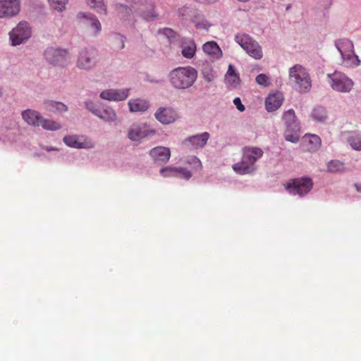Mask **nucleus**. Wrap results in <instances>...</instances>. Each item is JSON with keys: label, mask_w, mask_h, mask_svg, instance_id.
Masks as SVG:
<instances>
[{"label": "nucleus", "mask_w": 361, "mask_h": 361, "mask_svg": "<svg viewBox=\"0 0 361 361\" xmlns=\"http://www.w3.org/2000/svg\"><path fill=\"white\" fill-rule=\"evenodd\" d=\"M128 6L123 4L116 5V11L118 15L122 19H127L133 11L142 16L146 20H152L157 17L154 11L153 5L145 0H126Z\"/></svg>", "instance_id": "f257e3e1"}, {"label": "nucleus", "mask_w": 361, "mask_h": 361, "mask_svg": "<svg viewBox=\"0 0 361 361\" xmlns=\"http://www.w3.org/2000/svg\"><path fill=\"white\" fill-rule=\"evenodd\" d=\"M197 77V71L191 67H178L169 73L171 85L177 90H185L190 87Z\"/></svg>", "instance_id": "f03ea898"}, {"label": "nucleus", "mask_w": 361, "mask_h": 361, "mask_svg": "<svg viewBox=\"0 0 361 361\" xmlns=\"http://www.w3.org/2000/svg\"><path fill=\"white\" fill-rule=\"evenodd\" d=\"M264 152L261 148L257 147H245L243 149L241 161L233 165L235 172L243 175L252 173L255 171V163L262 157Z\"/></svg>", "instance_id": "7ed1b4c3"}, {"label": "nucleus", "mask_w": 361, "mask_h": 361, "mask_svg": "<svg viewBox=\"0 0 361 361\" xmlns=\"http://www.w3.org/2000/svg\"><path fill=\"white\" fill-rule=\"evenodd\" d=\"M289 80L300 92H308L311 89L310 75L301 65L296 64L289 69Z\"/></svg>", "instance_id": "20e7f679"}, {"label": "nucleus", "mask_w": 361, "mask_h": 361, "mask_svg": "<svg viewBox=\"0 0 361 361\" xmlns=\"http://www.w3.org/2000/svg\"><path fill=\"white\" fill-rule=\"evenodd\" d=\"M24 121L29 125L33 126H42L47 130H57L61 126L59 123L52 120L42 118L40 114L36 111L27 109L22 113Z\"/></svg>", "instance_id": "39448f33"}, {"label": "nucleus", "mask_w": 361, "mask_h": 361, "mask_svg": "<svg viewBox=\"0 0 361 361\" xmlns=\"http://www.w3.org/2000/svg\"><path fill=\"white\" fill-rule=\"evenodd\" d=\"M283 121L286 126L284 137L287 141L295 143L299 140L300 126L297 121L295 111L289 109L284 112Z\"/></svg>", "instance_id": "423d86ee"}, {"label": "nucleus", "mask_w": 361, "mask_h": 361, "mask_svg": "<svg viewBox=\"0 0 361 361\" xmlns=\"http://www.w3.org/2000/svg\"><path fill=\"white\" fill-rule=\"evenodd\" d=\"M235 42L251 57L255 59H261L263 57V51L259 43L247 34H238L235 37Z\"/></svg>", "instance_id": "0eeeda50"}, {"label": "nucleus", "mask_w": 361, "mask_h": 361, "mask_svg": "<svg viewBox=\"0 0 361 361\" xmlns=\"http://www.w3.org/2000/svg\"><path fill=\"white\" fill-rule=\"evenodd\" d=\"M328 82L331 87L338 92H349L354 85L353 81L345 74L335 71L331 74H328Z\"/></svg>", "instance_id": "6e6552de"}, {"label": "nucleus", "mask_w": 361, "mask_h": 361, "mask_svg": "<svg viewBox=\"0 0 361 361\" xmlns=\"http://www.w3.org/2000/svg\"><path fill=\"white\" fill-rule=\"evenodd\" d=\"M13 45L22 44L31 36V30L27 23L20 22L9 33Z\"/></svg>", "instance_id": "1a4fd4ad"}, {"label": "nucleus", "mask_w": 361, "mask_h": 361, "mask_svg": "<svg viewBox=\"0 0 361 361\" xmlns=\"http://www.w3.org/2000/svg\"><path fill=\"white\" fill-rule=\"evenodd\" d=\"M312 188V181L310 178H302L293 180L287 185L286 189L290 194L303 196Z\"/></svg>", "instance_id": "9d476101"}, {"label": "nucleus", "mask_w": 361, "mask_h": 361, "mask_svg": "<svg viewBox=\"0 0 361 361\" xmlns=\"http://www.w3.org/2000/svg\"><path fill=\"white\" fill-rule=\"evenodd\" d=\"M155 130L146 123L133 124L128 130V137L133 141H140L147 137H152Z\"/></svg>", "instance_id": "9b49d317"}, {"label": "nucleus", "mask_w": 361, "mask_h": 361, "mask_svg": "<svg viewBox=\"0 0 361 361\" xmlns=\"http://www.w3.org/2000/svg\"><path fill=\"white\" fill-rule=\"evenodd\" d=\"M97 52L94 49H85L80 52L76 66L82 70H90L95 65Z\"/></svg>", "instance_id": "f8f14e48"}, {"label": "nucleus", "mask_w": 361, "mask_h": 361, "mask_svg": "<svg viewBox=\"0 0 361 361\" xmlns=\"http://www.w3.org/2000/svg\"><path fill=\"white\" fill-rule=\"evenodd\" d=\"M68 51L59 48L49 47L44 51L45 59L54 65L63 66L67 62Z\"/></svg>", "instance_id": "ddd939ff"}, {"label": "nucleus", "mask_w": 361, "mask_h": 361, "mask_svg": "<svg viewBox=\"0 0 361 361\" xmlns=\"http://www.w3.org/2000/svg\"><path fill=\"white\" fill-rule=\"evenodd\" d=\"M20 11V0L0 1V18L15 16L19 13Z\"/></svg>", "instance_id": "4468645a"}, {"label": "nucleus", "mask_w": 361, "mask_h": 361, "mask_svg": "<svg viewBox=\"0 0 361 361\" xmlns=\"http://www.w3.org/2000/svg\"><path fill=\"white\" fill-rule=\"evenodd\" d=\"M154 116L157 120L163 124L173 123L178 118L176 111L170 107L159 108L154 114Z\"/></svg>", "instance_id": "2eb2a0df"}, {"label": "nucleus", "mask_w": 361, "mask_h": 361, "mask_svg": "<svg viewBox=\"0 0 361 361\" xmlns=\"http://www.w3.org/2000/svg\"><path fill=\"white\" fill-rule=\"evenodd\" d=\"M86 107L104 121L112 122L116 120V114L111 108L106 107L102 109H95L92 103H86Z\"/></svg>", "instance_id": "dca6fc26"}, {"label": "nucleus", "mask_w": 361, "mask_h": 361, "mask_svg": "<svg viewBox=\"0 0 361 361\" xmlns=\"http://www.w3.org/2000/svg\"><path fill=\"white\" fill-rule=\"evenodd\" d=\"M129 94L128 89L123 90H106L100 93V97L110 101H123Z\"/></svg>", "instance_id": "f3484780"}, {"label": "nucleus", "mask_w": 361, "mask_h": 361, "mask_svg": "<svg viewBox=\"0 0 361 361\" xmlns=\"http://www.w3.org/2000/svg\"><path fill=\"white\" fill-rule=\"evenodd\" d=\"M209 137V133L204 132L200 135L189 137L184 140V144L190 146L193 149L202 148L207 144Z\"/></svg>", "instance_id": "a211bd4d"}, {"label": "nucleus", "mask_w": 361, "mask_h": 361, "mask_svg": "<svg viewBox=\"0 0 361 361\" xmlns=\"http://www.w3.org/2000/svg\"><path fill=\"white\" fill-rule=\"evenodd\" d=\"M161 174L164 177H180L188 180L191 177V173L184 169L166 167L160 170Z\"/></svg>", "instance_id": "6ab92c4d"}, {"label": "nucleus", "mask_w": 361, "mask_h": 361, "mask_svg": "<svg viewBox=\"0 0 361 361\" xmlns=\"http://www.w3.org/2000/svg\"><path fill=\"white\" fill-rule=\"evenodd\" d=\"M150 156L156 162L165 163L169 160L171 153L167 147H157L153 148L149 152Z\"/></svg>", "instance_id": "aec40b11"}, {"label": "nucleus", "mask_w": 361, "mask_h": 361, "mask_svg": "<svg viewBox=\"0 0 361 361\" xmlns=\"http://www.w3.org/2000/svg\"><path fill=\"white\" fill-rule=\"evenodd\" d=\"M283 97L281 93L277 92L269 94L265 101V107L268 111L277 110L282 104Z\"/></svg>", "instance_id": "412c9836"}, {"label": "nucleus", "mask_w": 361, "mask_h": 361, "mask_svg": "<svg viewBox=\"0 0 361 361\" xmlns=\"http://www.w3.org/2000/svg\"><path fill=\"white\" fill-rule=\"evenodd\" d=\"M202 49L206 54L214 59H219L222 56V51L214 41L204 43Z\"/></svg>", "instance_id": "4be33fe9"}, {"label": "nucleus", "mask_w": 361, "mask_h": 361, "mask_svg": "<svg viewBox=\"0 0 361 361\" xmlns=\"http://www.w3.org/2000/svg\"><path fill=\"white\" fill-rule=\"evenodd\" d=\"M240 75L234 68V66L232 64H229L225 75L226 85L231 87H236L240 83Z\"/></svg>", "instance_id": "5701e85b"}, {"label": "nucleus", "mask_w": 361, "mask_h": 361, "mask_svg": "<svg viewBox=\"0 0 361 361\" xmlns=\"http://www.w3.org/2000/svg\"><path fill=\"white\" fill-rule=\"evenodd\" d=\"M196 44L192 39H184L181 42L182 55L187 59H192L196 52Z\"/></svg>", "instance_id": "b1692460"}, {"label": "nucleus", "mask_w": 361, "mask_h": 361, "mask_svg": "<svg viewBox=\"0 0 361 361\" xmlns=\"http://www.w3.org/2000/svg\"><path fill=\"white\" fill-rule=\"evenodd\" d=\"M335 45L341 55L354 51V45L348 39H339L335 41Z\"/></svg>", "instance_id": "393cba45"}, {"label": "nucleus", "mask_w": 361, "mask_h": 361, "mask_svg": "<svg viewBox=\"0 0 361 361\" xmlns=\"http://www.w3.org/2000/svg\"><path fill=\"white\" fill-rule=\"evenodd\" d=\"M128 106L132 112L145 111L149 106L147 100L140 99H130L128 102Z\"/></svg>", "instance_id": "a878e982"}, {"label": "nucleus", "mask_w": 361, "mask_h": 361, "mask_svg": "<svg viewBox=\"0 0 361 361\" xmlns=\"http://www.w3.org/2000/svg\"><path fill=\"white\" fill-rule=\"evenodd\" d=\"M342 63L343 66L352 68L358 66L360 64V60L358 56L355 54V51L351 53H346L341 55Z\"/></svg>", "instance_id": "bb28decb"}, {"label": "nucleus", "mask_w": 361, "mask_h": 361, "mask_svg": "<svg viewBox=\"0 0 361 361\" xmlns=\"http://www.w3.org/2000/svg\"><path fill=\"white\" fill-rule=\"evenodd\" d=\"M77 17L79 19H85L90 25L94 27V34H97L101 30V24L95 16L92 14H85V13H79Z\"/></svg>", "instance_id": "cd10ccee"}, {"label": "nucleus", "mask_w": 361, "mask_h": 361, "mask_svg": "<svg viewBox=\"0 0 361 361\" xmlns=\"http://www.w3.org/2000/svg\"><path fill=\"white\" fill-rule=\"evenodd\" d=\"M63 142L69 147L78 149L91 147L92 145L87 142H81L75 135H67L63 137Z\"/></svg>", "instance_id": "c85d7f7f"}, {"label": "nucleus", "mask_w": 361, "mask_h": 361, "mask_svg": "<svg viewBox=\"0 0 361 361\" xmlns=\"http://www.w3.org/2000/svg\"><path fill=\"white\" fill-rule=\"evenodd\" d=\"M312 117L316 121L323 122L327 118L326 111L322 106H317L312 112Z\"/></svg>", "instance_id": "c756f323"}, {"label": "nucleus", "mask_w": 361, "mask_h": 361, "mask_svg": "<svg viewBox=\"0 0 361 361\" xmlns=\"http://www.w3.org/2000/svg\"><path fill=\"white\" fill-rule=\"evenodd\" d=\"M327 169L331 173H341L345 171L344 163L338 160H332L328 163Z\"/></svg>", "instance_id": "7c9ffc66"}, {"label": "nucleus", "mask_w": 361, "mask_h": 361, "mask_svg": "<svg viewBox=\"0 0 361 361\" xmlns=\"http://www.w3.org/2000/svg\"><path fill=\"white\" fill-rule=\"evenodd\" d=\"M86 1L90 7L96 9L98 13L106 14V8L103 0H86Z\"/></svg>", "instance_id": "2f4dec72"}, {"label": "nucleus", "mask_w": 361, "mask_h": 361, "mask_svg": "<svg viewBox=\"0 0 361 361\" xmlns=\"http://www.w3.org/2000/svg\"><path fill=\"white\" fill-rule=\"evenodd\" d=\"M47 109L51 111H59V112H64L66 111L68 108L67 106L61 102L51 101L47 103Z\"/></svg>", "instance_id": "473e14b6"}, {"label": "nucleus", "mask_w": 361, "mask_h": 361, "mask_svg": "<svg viewBox=\"0 0 361 361\" xmlns=\"http://www.w3.org/2000/svg\"><path fill=\"white\" fill-rule=\"evenodd\" d=\"M125 38L120 34H114L112 37V47L116 50H121L124 48Z\"/></svg>", "instance_id": "72a5a7b5"}, {"label": "nucleus", "mask_w": 361, "mask_h": 361, "mask_svg": "<svg viewBox=\"0 0 361 361\" xmlns=\"http://www.w3.org/2000/svg\"><path fill=\"white\" fill-rule=\"evenodd\" d=\"M348 142L350 147L357 151H361V135H355L348 138Z\"/></svg>", "instance_id": "f704fd0d"}, {"label": "nucleus", "mask_w": 361, "mask_h": 361, "mask_svg": "<svg viewBox=\"0 0 361 361\" xmlns=\"http://www.w3.org/2000/svg\"><path fill=\"white\" fill-rule=\"evenodd\" d=\"M193 21L196 28L197 29L208 30L209 28L211 27L210 23L208 20L203 18L201 19L196 17Z\"/></svg>", "instance_id": "c9c22d12"}, {"label": "nucleus", "mask_w": 361, "mask_h": 361, "mask_svg": "<svg viewBox=\"0 0 361 361\" xmlns=\"http://www.w3.org/2000/svg\"><path fill=\"white\" fill-rule=\"evenodd\" d=\"M49 4L52 6V8L59 11H62L65 7L66 4L68 3V0H48Z\"/></svg>", "instance_id": "e433bc0d"}, {"label": "nucleus", "mask_w": 361, "mask_h": 361, "mask_svg": "<svg viewBox=\"0 0 361 361\" xmlns=\"http://www.w3.org/2000/svg\"><path fill=\"white\" fill-rule=\"evenodd\" d=\"M256 82L261 86L268 87L270 85V79L266 74H259L255 78Z\"/></svg>", "instance_id": "4c0bfd02"}, {"label": "nucleus", "mask_w": 361, "mask_h": 361, "mask_svg": "<svg viewBox=\"0 0 361 361\" xmlns=\"http://www.w3.org/2000/svg\"><path fill=\"white\" fill-rule=\"evenodd\" d=\"M309 142L312 145H313L312 147H311V149H317L320 143H321V139L319 136L316 135H312L309 137Z\"/></svg>", "instance_id": "58836bf2"}, {"label": "nucleus", "mask_w": 361, "mask_h": 361, "mask_svg": "<svg viewBox=\"0 0 361 361\" xmlns=\"http://www.w3.org/2000/svg\"><path fill=\"white\" fill-rule=\"evenodd\" d=\"M159 32L165 35L169 39L174 38L175 35H176L175 32L173 30H171V28H168V27L160 30L159 31Z\"/></svg>", "instance_id": "ea45409f"}, {"label": "nucleus", "mask_w": 361, "mask_h": 361, "mask_svg": "<svg viewBox=\"0 0 361 361\" xmlns=\"http://www.w3.org/2000/svg\"><path fill=\"white\" fill-rule=\"evenodd\" d=\"M203 75H204V80L208 82H212L215 78V75L212 70H209L208 71H204Z\"/></svg>", "instance_id": "a19ab883"}, {"label": "nucleus", "mask_w": 361, "mask_h": 361, "mask_svg": "<svg viewBox=\"0 0 361 361\" xmlns=\"http://www.w3.org/2000/svg\"><path fill=\"white\" fill-rule=\"evenodd\" d=\"M190 164H193L194 165V168L196 169H201L202 167V163L200 161V160L196 157H193L190 161Z\"/></svg>", "instance_id": "79ce46f5"}, {"label": "nucleus", "mask_w": 361, "mask_h": 361, "mask_svg": "<svg viewBox=\"0 0 361 361\" xmlns=\"http://www.w3.org/2000/svg\"><path fill=\"white\" fill-rule=\"evenodd\" d=\"M233 103L235 105L236 108L240 111H243L245 110V106L242 104L241 100H240V99L239 97L235 98L234 100H233Z\"/></svg>", "instance_id": "37998d69"}, {"label": "nucleus", "mask_w": 361, "mask_h": 361, "mask_svg": "<svg viewBox=\"0 0 361 361\" xmlns=\"http://www.w3.org/2000/svg\"><path fill=\"white\" fill-rule=\"evenodd\" d=\"M355 188L357 192H361V185L355 183Z\"/></svg>", "instance_id": "c03bdc74"}, {"label": "nucleus", "mask_w": 361, "mask_h": 361, "mask_svg": "<svg viewBox=\"0 0 361 361\" xmlns=\"http://www.w3.org/2000/svg\"><path fill=\"white\" fill-rule=\"evenodd\" d=\"M44 149H45L47 151H51V150H54V149H53V148H50V147H44Z\"/></svg>", "instance_id": "a18cd8bd"}, {"label": "nucleus", "mask_w": 361, "mask_h": 361, "mask_svg": "<svg viewBox=\"0 0 361 361\" xmlns=\"http://www.w3.org/2000/svg\"><path fill=\"white\" fill-rule=\"evenodd\" d=\"M1 95H2V92H1V90H0V97H1Z\"/></svg>", "instance_id": "49530a36"}]
</instances>
